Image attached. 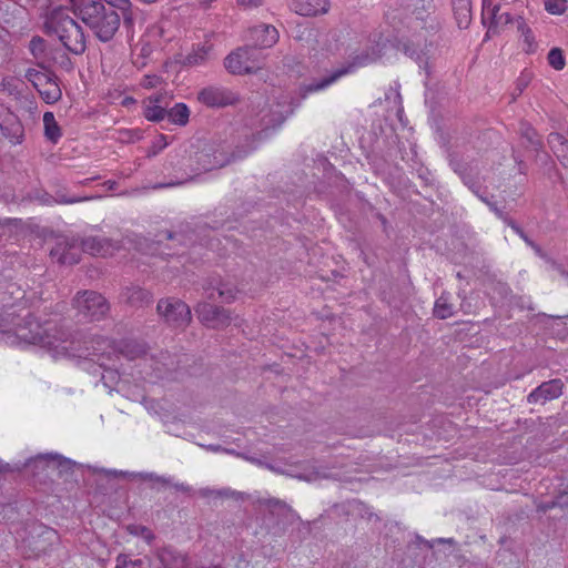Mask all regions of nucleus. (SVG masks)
Here are the masks:
<instances>
[{
	"label": "nucleus",
	"instance_id": "f257e3e1",
	"mask_svg": "<svg viewBox=\"0 0 568 568\" xmlns=\"http://www.w3.org/2000/svg\"><path fill=\"white\" fill-rule=\"evenodd\" d=\"M108 344L109 342L102 337L90 341L78 338L59 329L55 325L44 328L43 334L38 332V347L52 352L54 358L91 357V361L99 362L101 367H104L105 363L102 361L103 354H100L99 351H102V346Z\"/></svg>",
	"mask_w": 568,
	"mask_h": 568
},
{
	"label": "nucleus",
	"instance_id": "f03ea898",
	"mask_svg": "<svg viewBox=\"0 0 568 568\" xmlns=\"http://www.w3.org/2000/svg\"><path fill=\"white\" fill-rule=\"evenodd\" d=\"M73 11L79 19L102 42L110 41L120 27V16L99 0L77 2L72 0Z\"/></svg>",
	"mask_w": 568,
	"mask_h": 568
},
{
	"label": "nucleus",
	"instance_id": "7ed1b4c3",
	"mask_svg": "<svg viewBox=\"0 0 568 568\" xmlns=\"http://www.w3.org/2000/svg\"><path fill=\"white\" fill-rule=\"evenodd\" d=\"M43 32L48 37L59 39L62 44L74 54L83 53L87 48L82 28L64 8H54L45 13Z\"/></svg>",
	"mask_w": 568,
	"mask_h": 568
},
{
	"label": "nucleus",
	"instance_id": "20e7f679",
	"mask_svg": "<svg viewBox=\"0 0 568 568\" xmlns=\"http://www.w3.org/2000/svg\"><path fill=\"white\" fill-rule=\"evenodd\" d=\"M79 314L89 321H100L110 311L108 301L98 292H79L73 300Z\"/></svg>",
	"mask_w": 568,
	"mask_h": 568
},
{
	"label": "nucleus",
	"instance_id": "39448f33",
	"mask_svg": "<svg viewBox=\"0 0 568 568\" xmlns=\"http://www.w3.org/2000/svg\"><path fill=\"white\" fill-rule=\"evenodd\" d=\"M258 54L254 47L240 48L225 58L224 65L233 74L252 73L261 68Z\"/></svg>",
	"mask_w": 568,
	"mask_h": 568
},
{
	"label": "nucleus",
	"instance_id": "423d86ee",
	"mask_svg": "<svg viewBox=\"0 0 568 568\" xmlns=\"http://www.w3.org/2000/svg\"><path fill=\"white\" fill-rule=\"evenodd\" d=\"M158 313L173 327H184L191 321V310L187 304L178 298H162L156 306Z\"/></svg>",
	"mask_w": 568,
	"mask_h": 568
},
{
	"label": "nucleus",
	"instance_id": "0eeeda50",
	"mask_svg": "<svg viewBox=\"0 0 568 568\" xmlns=\"http://www.w3.org/2000/svg\"><path fill=\"white\" fill-rule=\"evenodd\" d=\"M171 365L173 361L169 354H161L160 357L144 355L140 358L138 366L141 368V373H144L143 378L155 377L163 378L171 372Z\"/></svg>",
	"mask_w": 568,
	"mask_h": 568
},
{
	"label": "nucleus",
	"instance_id": "6e6552de",
	"mask_svg": "<svg viewBox=\"0 0 568 568\" xmlns=\"http://www.w3.org/2000/svg\"><path fill=\"white\" fill-rule=\"evenodd\" d=\"M195 313L202 323L214 328L227 325L231 321L229 311L210 303H200Z\"/></svg>",
	"mask_w": 568,
	"mask_h": 568
},
{
	"label": "nucleus",
	"instance_id": "1a4fd4ad",
	"mask_svg": "<svg viewBox=\"0 0 568 568\" xmlns=\"http://www.w3.org/2000/svg\"><path fill=\"white\" fill-rule=\"evenodd\" d=\"M38 93L48 104L58 102L62 97V92L57 77L48 71H38Z\"/></svg>",
	"mask_w": 568,
	"mask_h": 568
},
{
	"label": "nucleus",
	"instance_id": "9d476101",
	"mask_svg": "<svg viewBox=\"0 0 568 568\" xmlns=\"http://www.w3.org/2000/svg\"><path fill=\"white\" fill-rule=\"evenodd\" d=\"M82 251L94 256H111L119 250L118 243L104 236H87L81 241Z\"/></svg>",
	"mask_w": 568,
	"mask_h": 568
},
{
	"label": "nucleus",
	"instance_id": "9b49d317",
	"mask_svg": "<svg viewBox=\"0 0 568 568\" xmlns=\"http://www.w3.org/2000/svg\"><path fill=\"white\" fill-rule=\"evenodd\" d=\"M562 387L564 384L560 379L544 382L527 396V402L529 404H545L548 400L556 399L562 394Z\"/></svg>",
	"mask_w": 568,
	"mask_h": 568
},
{
	"label": "nucleus",
	"instance_id": "f8f14e48",
	"mask_svg": "<svg viewBox=\"0 0 568 568\" xmlns=\"http://www.w3.org/2000/svg\"><path fill=\"white\" fill-rule=\"evenodd\" d=\"M481 19L484 24L489 21V31L506 26L513 20L510 13L501 11L500 6L494 4L493 0H483Z\"/></svg>",
	"mask_w": 568,
	"mask_h": 568
},
{
	"label": "nucleus",
	"instance_id": "ddd939ff",
	"mask_svg": "<svg viewBox=\"0 0 568 568\" xmlns=\"http://www.w3.org/2000/svg\"><path fill=\"white\" fill-rule=\"evenodd\" d=\"M290 8L303 17L324 14L329 9L328 0H291Z\"/></svg>",
	"mask_w": 568,
	"mask_h": 568
},
{
	"label": "nucleus",
	"instance_id": "4468645a",
	"mask_svg": "<svg viewBox=\"0 0 568 568\" xmlns=\"http://www.w3.org/2000/svg\"><path fill=\"white\" fill-rule=\"evenodd\" d=\"M199 101L207 106H224L231 104L233 99L225 89L209 87L199 92Z\"/></svg>",
	"mask_w": 568,
	"mask_h": 568
},
{
	"label": "nucleus",
	"instance_id": "2eb2a0df",
	"mask_svg": "<svg viewBox=\"0 0 568 568\" xmlns=\"http://www.w3.org/2000/svg\"><path fill=\"white\" fill-rule=\"evenodd\" d=\"M54 246L49 247L50 256L55 258L60 263H77L78 258L71 253L74 244H70L63 236H57L54 239Z\"/></svg>",
	"mask_w": 568,
	"mask_h": 568
},
{
	"label": "nucleus",
	"instance_id": "dca6fc26",
	"mask_svg": "<svg viewBox=\"0 0 568 568\" xmlns=\"http://www.w3.org/2000/svg\"><path fill=\"white\" fill-rule=\"evenodd\" d=\"M252 37L260 48H271L278 41V31L275 27L263 24L252 30Z\"/></svg>",
	"mask_w": 568,
	"mask_h": 568
},
{
	"label": "nucleus",
	"instance_id": "f3484780",
	"mask_svg": "<svg viewBox=\"0 0 568 568\" xmlns=\"http://www.w3.org/2000/svg\"><path fill=\"white\" fill-rule=\"evenodd\" d=\"M455 20L460 29H467L473 20L471 0H450Z\"/></svg>",
	"mask_w": 568,
	"mask_h": 568
},
{
	"label": "nucleus",
	"instance_id": "a211bd4d",
	"mask_svg": "<svg viewBox=\"0 0 568 568\" xmlns=\"http://www.w3.org/2000/svg\"><path fill=\"white\" fill-rule=\"evenodd\" d=\"M548 144L560 163L568 168V140L562 134L552 132L548 135Z\"/></svg>",
	"mask_w": 568,
	"mask_h": 568
},
{
	"label": "nucleus",
	"instance_id": "6ab92c4d",
	"mask_svg": "<svg viewBox=\"0 0 568 568\" xmlns=\"http://www.w3.org/2000/svg\"><path fill=\"white\" fill-rule=\"evenodd\" d=\"M121 297L124 302L133 306H142L144 304H149L152 301V294L139 286L125 287L121 294Z\"/></svg>",
	"mask_w": 568,
	"mask_h": 568
},
{
	"label": "nucleus",
	"instance_id": "aec40b11",
	"mask_svg": "<svg viewBox=\"0 0 568 568\" xmlns=\"http://www.w3.org/2000/svg\"><path fill=\"white\" fill-rule=\"evenodd\" d=\"M161 99V95H156L144 101L143 115L146 120L158 122L164 119L166 111L160 105Z\"/></svg>",
	"mask_w": 568,
	"mask_h": 568
},
{
	"label": "nucleus",
	"instance_id": "412c9836",
	"mask_svg": "<svg viewBox=\"0 0 568 568\" xmlns=\"http://www.w3.org/2000/svg\"><path fill=\"white\" fill-rule=\"evenodd\" d=\"M351 71V67L348 68H341L334 72H332L329 75L323 78L320 81H314L305 87H303L304 94L316 92L324 90L335 81H337L341 77L347 74Z\"/></svg>",
	"mask_w": 568,
	"mask_h": 568
},
{
	"label": "nucleus",
	"instance_id": "4be33fe9",
	"mask_svg": "<svg viewBox=\"0 0 568 568\" xmlns=\"http://www.w3.org/2000/svg\"><path fill=\"white\" fill-rule=\"evenodd\" d=\"M212 50L213 48L211 44H197L190 53L186 54L184 58V64L193 67L205 63L211 58Z\"/></svg>",
	"mask_w": 568,
	"mask_h": 568
},
{
	"label": "nucleus",
	"instance_id": "5701e85b",
	"mask_svg": "<svg viewBox=\"0 0 568 568\" xmlns=\"http://www.w3.org/2000/svg\"><path fill=\"white\" fill-rule=\"evenodd\" d=\"M43 134L44 138L53 144L58 143L62 136V130L52 112H45L43 114Z\"/></svg>",
	"mask_w": 568,
	"mask_h": 568
},
{
	"label": "nucleus",
	"instance_id": "b1692460",
	"mask_svg": "<svg viewBox=\"0 0 568 568\" xmlns=\"http://www.w3.org/2000/svg\"><path fill=\"white\" fill-rule=\"evenodd\" d=\"M110 7L118 9L121 11L124 24L128 27H132L135 19L138 10L133 8L130 0H104Z\"/></svg>",
	"mask_w": 568,
	"mask_h": 568
},
{
	"label": "nucleus",
	"instance_id": "393cba45",
	"mask_svg": "<svg viewBox=\"0 0 568 568\" xmlns=\"http://www.w3.org/2000/svg\"><path fill=\"white\" fill-rule=\"evenodd\" d=\"M286 116L283 112H274L272 115L263 116V130H261L258 133L254 134V139H265L268 136V130L270 129H276L283 124V122L286 120Z\"/></svg>",
	"mask_w": 568,
	"mask_h": 568
},
{
	"label": "nucleus",
	"instance_id": "a878e982",
	"mask_svg": "<svg viewBox=\"0 0 568 568\" xmlns=\"http://www.w3.org/2000/svg\"><path fill=\"white\" fill-rule=\"evenodd\" d=\"M434 315L440 320L454 315V305L449 302V294L443 293L435 302Z\"/></svg>",
	"mask_w": 568,
	"mask_h": 568
},
{
	"label": "nucleus",
	"instance_id": "bb28decb",
	"mask_svg": "<svg viewBox=\"0 0 568 568\" xmlns=\"http://www.w3.org/2000/svg\"><path fill=\"white\" fill-rule=\"evenodd\" d=\"M158 557L162 562V568H181L184 564V558L170 548L161 549Z\"/></svg>",
	"mask_w": 568,
	"mask_h": 568
},
{
	"label": "nucleus",
	"instance_id": "cd10ccee",
	"mask_svg": "<svg viewBox=\"0 0 568 568\" xmlns=\"http://www.w3.org/2000/svg\"><path fill=\"white\" fill-rule=\"evenodd\" d=\"M38 464L39 463H47L48 465H53L58 469L61 470H69L72 467V462L68 458H64L63 456L59 454H38L37 456Z\"/></svg>",
	"mask_w": 568,
	"mask_h": 568
},
{
	"label": "nucleus",
	"instance_id": "c85d7f7f",
	"mask_svg": "<svg viewBox=\"0 0 568 568\" xmlns=\"http://www.w3.org/2000/svg\"><path fill=\"white\" fill-rule=\"evenodd\" d=\"M436 11L434 0H417L414 8V14L417 19L426 21Z\"/></svg>",
	"mask_w": 568,
	"mask_h": 568
},
{
	"label": "nucleus",
	"instance_id": "c756f323",
	"mask_svg": "<svg viewBox=\"0 0 568 568\" xmlns=\"http://www.w3.org/2000/svg\"><path fill=\"white\" fill-rule=\"evenodd\" d=\"M170 120L179 125H184L189 121V109L184 103H176L169 112Z\"/></svg>",
	"mask_w": 568,
	"mask_h": 568
},
{
	"label": "nucleus",
	"instance_id": "7c9ffc66",
	"mask_svg": "<svg viewBox=\"0 0 568 568\" xmlns=\"http://www.w3.org/2000/svg\"><path fill=\"white\" fill-rule=\"evenodd\" d=\"M8 121L12 120V123H10L9 125H4V123L0 121V129L2 130L4 135L10 138V141L12 143H19L21 126L17 121H14L13 116L8 114Z\"/></svg>",
	"mask_w": 568,
	"mask_h": 568
},
{
	"label": "nucleus",
	"instance_id": "2f4dec72",
	"mask_svg": "<svg viewBox=\"0 0 568 568\" xmlns=\"http://www.w3.org/2000/svg\"><path fill=\"white\" fill-rule=\"evenodd\" d=\"M126 530L132 536L141 537L148 544H151L154 539V535L151 529L142 525H128Z\"/></svg>",
	"mask_w": 568,
	"mask_h": 568
},
{
	"label": "nucleus",
	"instance_id": "473e14b6",
	"mask_svg": "<svg viewBox=\"0 0 568 568\" xmlns=\"http://www.w3.org/2000/svg\"><path fill=\"white\" fill-rule=\"evenodd\" d=\"M13 338L14 339H12V343H14L16 339H18L19 345H33L36 341V333L32 332L31 329H27L26 327L19 326L16 329Z\"/></svg>",
	"mask_w": 568,
	"mask_h": 568
},
{
	"label": "nucleus",
	"instance_id": "72a5a7b5",
	"mask_svg": "<svg viewBox=\"0 0 568 568\" xmlns=\"http://www.w3.org/2000/svg\"><path fill=\"white\" fill-rule=\"evenodd\" d=\"M548 63L555 70H562L565 68L566 61L562 51L559 48H552L548 53Z\"/></svg>",
	"mask_w": 568,
	"mask_h": 568
},
{
	"label": "nucleus",
	"instance_id": "f704fd0d",
	"mask_svg": "<svg viewBox=\"0 0 568 568\" xmlns=\"http://www.w3.org/2000/svg\"><path fill=\"white\" fill-rule=\"evenodd\" d=\"M199 163L201 164L202 169L205 171H211L213 169L221 168L224 165V162L216 161L215 156L213 160H211L210 153H202L199 158Z\"/></svg>",
	"mask_w": 568,
	"mask_h": 568
},
{
	"label": "nucleus",
	"instance_id": "c9c22d12",
	"mask_svg": "<svg viewBox=\"0 0 568 568\" xmlns=\"http://www.w3.org/2000/svg\"><path fill=\"white\" fill-rule=\"evenodd\" d=\"M545 8L551 14H561L567 9L566 0H545Z\"/></svg>",
	"mask_w": 568,
	"mask_h": 568
},
{
	"label": "nucleus",
	"instance_id": "e433bc0d",
	"mask_svg": "<svg viewBox=\"0 0 568 568\" xmlns=\"http://www.w3.org/2000/svg\"><path fill=\"white\" fill-rule=\"evenodd\" d=\"M217 292L219 296L226 303L233 302L237 294V291L234 287L226 284L220 285Z\"/></svg>",
	"mask_w": 568,
	"mask_h": 568
},
{
	"label": "nucleus",
	"instance_id": "4c0bfd02",
	"mask_svg": "<svg viewBox=\"0 0 568 568\" xmlns=\"http://www.w3.org/2000/svg\"><path fill=\"white\" fill-rule=\"evenodd\" d=\"M521 135L525 138L531 146L537 149L540 146V141L538 140L536 131L529 125H524L521 128Z\"/></svg>",
	"mask_w": 568,
	"mask_h": 568
},
{
	"label": "nucleus",
	"instance_id": "58836bf2",
	"mask_svg": "<svg viewBox=\"0 0 568 568\" xmlns=\"http://www.w3.org/2000/svg\"><path fill=\"white\" fill-rule=\"evenodd\" d=\"M162 83V78L158 74H145L141 80V85L145 89H153Z\"/></svg>",
	"mask_w": 568,
	"mask_h": 568
},
{
	"label": "nucleus",
	"instance_id": "ea45409f",
	"mask_svg": "<svg viewBox=\"0 0 568 568\" xmlns=\"http://www.w3.org/2000/svg\"><path fill=\"white\" fill-rule=\"evenodd\" d=\"M168 146V141L165 135H159L156 140L153 142L152 146L150 148L148 155L153 156L156 155L159 152H161L163 149Z\"/></svg>",
	"mask_w": 568,
	"mask_h": 568
},
{
	"label": "nucleus",
	"instance_id": "a19ab883",
	"mask_svg": "<svg viewBox=\"0 0 568 568\" xmlns=\"http://www.w3.org/2000/svg\"><path fill=\"white\" fill-rule=\"evenodd\" d=\"M293 476L305 481H314L322 477L320 470L315 469L314 467Z\"/></svg>",
	"mask_w": 568,
	"mask_h": 568
},
{
	"label": "nucleus",
	"instance_id": "79ce46f5",
	"mask_svg": "<svg viewBox=\"0 0 568 568\" xmlns=\"http://www.w3.org/2000/svg\"><path fill=\"white\" fill-rule=\"evenodd\" d=\"M518 30L521 31L525 42L527 43L528 48H530L534 41L530 29L525 26L524 21H518Z\"/></svg>",
	"mask_w": 568,
	"mask_h": 568
},
{
	"label": "nucleus",
	"instance_id": "37998d69",
	"mask_svg": "<svg viewBox=\"0 0 568 568\" xmlns=\"http://www.w3.org/2000/svg\"><path fill=\"white\" fill-rule=\"evenodd\" d=\"M39 536H45V540H48L50 544H53L58 540L57 531L48 527H42L41 531L38 530V537Z\"/></svg>",
	"mask_w": 568,
	"mask_h": 568
},
{
	"label": "nucleus",
	"instance_id": "c03bdc74",
	"mask_svg": "<svg viewBox=\"0 0 568 568\" xmlns=\"http://www.w3.org/2000/svg\"><path fill=\"white\" fill-rule=\"evenodd\" d=\"M135 561L129 559L126 555H119L116 557V566L115 568H133L135 566Z\"/></svg>",
	"mask_w": 568,
	"mask_h": 568
},
{
	"label": "nucleus",
	"instance_id": "a18cd8bd",
	"mask_svg": "<svg viewBox=\"0 0 568 568\" xmlns=\"http://www.w3.org/2000/svg\"><path fill=\"white\" fill-rule=\"evenodd\" d=\"M262 3H263V0H241L242 6L250 7V8L258 7Z\"/></svg>",
	"mask_w": 568,
	"mask_h": 568
},
{
	"label": "nucleus",
	"instance_id": "49530a36",
	"mask_svg": "<svg viewBox=\"0 0 568 568\" xmlns=\"http://www.w3.org/2000/svg\"><path fill=\"white\" fill-rule=\"evenodd\" d=\"M209 449L212 450V452H224V453H227V454H234V450H231V449H224L222 448L221 446H214V445H211L209 446Z\"/></svg>",
	"mask_w": 568,
	"mask_h": 568
},
{
	"label": "nucleus",
	"instance_id": "de8ad7c7",
	"mask_svg": "<svg viewBox=\"0 0 568 568\" xmlns=\"http://www.w3.org/2000/svg\"><path fill=\"white\" fill-rule=\"evenodd\" d=\"M509 225L520 237L524 236L525 232L515 222L510 221Z\"/></svg>",
	"mask_w": 568,
	"mask_h": 568
},
{
	"label": "nucleus",
	"instance_id": "09e8293b",
	"mask_svg": "<svg viewBox=\"0 0 568 568\" xmlns=\"http://www.w3.org/2000/svg\"><path fill=\"white\" fill-rule=\"evenodd\" d=\"M26 77H27V79H28L32 84H34V85H36V82H34V80H33V78L36 77V74H34L31 70H29V71L27 72Z\"/></svg>",
	"mask_w": 568,
	"mask_h": 568
},
{
	"label": "nucleus",
	"instance_id": "8fccbe9b",
	"mask_svg": "<svg viewBox=\"0 0 568 568\" xmlns=\"http://www.w3.org/2000/svg\"><path fill=\"white\" fill-rule=\"evenodd\" d=\"M82 200H88V197H84V199H80V201ZM61 203H75V202H79L78 199H63L60 201Z\"/></svg>",
	"mask_w": 568,
	"mask_h": 568
},
{
	"label": "nucleus",
	"instance_id": "3c124183",
	"mask_svg": "<svg viewBox=\"0 0 568 568\" xmlns=\"http://www.w3.org/2000/svg\"><path fill=\"white\" fill-rule=\"evenodd\" d=\"M29 48L32 54L36 52V38H32L29 43Z\"/></svg>",
	"mask_w": 568,
	"mask_h": 568
},
{
	"label": "nucleus",
	"instance_id": "603ef678",
	"mask_svg": "<svg viewBox=\"0 0 568 568\" xmlns=\"http://www.w3.org/2000/svg\"><path fill=\"white\" fill-rule=\"evenodd\" d=\"M539 256H542V251L540 248L539 245H537L536 243H534L531 246H530Z\"/></svg>",
	"mask_w": 568,
	"mask_h": 568
},
{
	"label": "nucleus",
	"instance_id": "864d4df0",
	"mask_svg": "<svg viewBox=\"0 0 568 568\" xmlns=\"http://www.w3.org/2000/svg\"><path fill=\"white\" fill-rule=\"evenodd\" d=\"M557 271L559 272V274L561 276L568 277V272L565 268H562L561 266H557Z\"/></svg>",
	"mask_w": 568,
	"mask_h": 568
},
{
	"label": "nucleus",
	"instance_id": "5fc2aeb1",
	"mask_svg": "<svg viewBox=\"0 0 568 568\" xmlns=\"http://www.w3.org/2000/svg\"><path fill=\"white\" fill-rule=\"evenodd\" d=\"M521 239L529 245L531 246L535 242L531 241L526 234H524V236H521Z\"/></svg>",
	"mask_w": 568,
	"mask_h": 568
},
{
	"label": "nucleus",
	"instance_id": "6e6d98bb",
	"mask_svg": "<svg viewBox=\"0 0 568 568\" xmlns=\"http://www.w3.org/2000/svg\"><path fill=\"white\" fill-rule=\"evenodd\" d=\"M133 102H134V99H132V98H125L123 100V104H129V103H133Z\"/></svg>",
	"mask_w": 568,
	"mask_h": 568
},
{
	"label": "nucleus",
	"instance_id": "4d7b16f0",
	"mask_svg": "<svg viewBox=\"0 0 568 568\" xmlns=\"http://www.w3.org/2000/svg\"><path fill=\"white\" fill-rule=\"evenodd\" d=\"M491 210H494V212H496V214H498V216H501V212L495 207L494 205H490Z\"/></svg>",
	"mask_w": 568,
	"mask_h": 568
},
{
	"label": "nucleus",
	"instance_id": "13d9d810",
	"mask_svg": "<svg viewBox=\"0 0 568 568\" xmlns=\"http://www.w3.org/2000/svg\"><path fill=\"white\" fill-rule=\"evenodd\" d=\"M140 1L143 3H146V4H151V3L156 2L158 0H140Z\"/></svg>",
	"mask_w": 568,
	"mask_h": 568
},
{
	"label": "nucleus",
	"instance_id": "bf43d9fd",
	"mask_svg": "<svg viewBox=\"0 0 568 568\" xmlns=\"http://www.w3.org/2000/svg\"><path fill=\"white\" fill-rule=\"evenodd\" d=\"M438 542H453V539H443V538H439L438 539Z\"/></svg>",
	"mask_w": 568,
	"mask_h": 568
},
{
	"label": "nucleus",
	"instance_id": "052dcab7",
	"mask_svg": "<svg viewBox=\"0 0 568 568\" xmlns=\"http://www.w3.org/2000/svg\"><path fill=\"white\" fill-rule=\"evenodd\" d=\"M156 480H158V481H160V483H163V484H168V483H169V480H168V479H165V478H160V477H158V478H156Z\"/></svg>",
	"mask_w": 568,
	"mask_h": 568
},
{
	"label": "nucleus",
	"instance_id": "680f3d73",
	"mask_svg": "<svg viewBox=\"0 0 568 568\" xmlns=\"http://www.w3.org/2000/svg\"><path fill=\"white\" fill-rule=\"evenodd\" d=\"M37 43H38V48H39L40 44L42 43V40L38 38Z\"/></svg>",
	"mask_w": 568,
	"mask_h": 568
}]
</instances>
